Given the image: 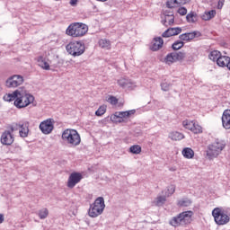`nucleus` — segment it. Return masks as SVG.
Masks as SVG:
<instances>
[{
	"label": "nucleus",
	"instance_id": "obj_25",
	"mask_svg": "<svg viewBox=\"0 0 230 230\" xmlns=\"http://www.w3.org/2000/svg\"><path fill=\"white\" fill-rule=\"evenodd\" d=\"M169 137L172 141H181V139H184V134L179 131H172L169 134Z\"/></svg>",
	"mask_w": 230,
	"mask_h": 230
},
{
	"label": "nucleus",
	"instance_id": "obj_29",
	"mask_svg": "<svg viewBox=\"0 0 230 230\" xmlns=\"http://www.w3.org/2000/svg\"><path fill=\"white\" fill-rule=\"evenodd\" d=\"M222 54L220 53V51L213 50L209 53L208 58L213 62H218V58H220Z\"/></svg>",
	"mask_w": 230,
	"mask_h": 230
},
{
	"label": "nucleus",
	"instance_id": "obj_4",
	"mask_svg": "<svg viewBox=\"0 0 230 230\" xmlns=\"http://www.w3.org/2000/svg\"><path fill=\"white\" fill-rule=\"evenodd\" d=\"M61 137L65 143L71 146H78L82 143V138L76 129H65Z\"/></svg>",
	"mask_w": 230,
	"mask_h": 230
},
{
	"label": "nucleus",
	"instance_id": "obj_30",
	"mask_svg": "<svg viewBox=\"0 0 230 230\" xmlns=\"http://www.w3.org/2000/svg\"><path fill=\"white\" fill-rule=\"evenodd\" d=\"M177 206L179 208H188L189 206H191V200L189 199H182L178 200Z\"/></svg>",
	"mask_w": 230,
	"mask_h": 230
},
{
	"label": "nucleus",
	"instance_id": "obj_47",
	"mask_svg": "<svg viewBox=\"0 0 230 230\" xmlns=\"http://www.w3.org/2000/svg\"><path fill=\"white\" fill-rule=\"evenodd\" d=\"M97 1H99L101 3H105V1H107V0H97Z\"/></svg>",
	"mask_w": 230,
	"mask_h": 230
},
{
	"label": "nucleus",
	"instance_id": "obj_28",
	"mask_svg": "<svg viewBox=\"0 0 230 230\" xmlns=\"http://www.w3.org/2000/svg\"><path fill=\"white\" fill-rule=\"evenodd\" d=\"M197 36L195 32H188L180 35L181 40H185L186 42H189V40H193V39Z\"/></svg>",
	"mask_w": 230,
	"mask_h": 230
},
{
	"label": "nucleus",
	"instance_id": "obj_11",
	"mask_svg": "<svg viewBox=\"0 0 230 230\" xmlns=\"http://www.w3.org/2000/svg\"><path fill=\"white\" fill-rule=\"evenodd\" d=\"M182 127L193 134H202V126L199 125L197 120L185 119L182 121Z\"/></svg>",
	"mask_w": 230,
	"mask_h": 230
},
{
	"label": "nucleus",
	"instance_id": "obj_16",
	"mask_svg": "<svg viewBox=\"0 0 230 230\" xmlns=\"http://www.w3.org/2000/svg\"><path fill=\"white\" fill-rule=\"evenodd\" d=\"M222 126L230 130V110H225L222 115Z\"/></svg>",
	"mask_w": 230,
	"mask_h": 230
},
{
	"label": "nucleus",
	"instance_id": "obj_45",
	"mask_svg": "<svg viewBox=\"0 0 230 230\" xmlns=\"http://www.w3.org/2000/svg\"><path fill=\"white\" fill-rule=\"evenodd\" d=\"M3 222H4V215L0 214V224H3Z\"/></svg>",
	"mask_w": 230,
	"mask_h": 230
},
{
	"label": "nucleus",
	"instance_id": "obj_20",
	"mask_svg": "<svg viewBox=\"0 0 230 230\" xmlns=\"http://www.w3.org/2000/svg\"><path fill=\"white\" fill-rule=\"evenodd\" d=\"M37 62H38V66L41 67V69H44L45 71H49L50 69L49 63L46 61V58H44V57L42 56L38 57Z\"/></svg>",
	"mask_w": 230,
	"mask_h": 230
},
{
	"label": "nucleus",
	"instance_id": "obj_33",
	"mask_svg": "<svg viewBox=\"0 0 230 230\" xmlns=\"http://www.w3.org/2000/svg\"><path fill=\"white\" fill-rule=\"evenodd\" d=\"M21 128V123H13L8 127L9 130H6L7 132H11V134H13V132H17Z\"/></svg>",
	"mask_w": 230,
	"mask_h": 230
},
{
	"label": "nucleus",
	"instance_id": "obj_13",
	"mask_svg": "<svg viewBox=\"0 0 230 230\" xmlns=\"http://www.w3.org/2000/svg\"><path fill=\"white\" fill-rule=\"evenodd\" d=\"M22 84H24V77H22V75H14L6 80L7 87L15 88L19 87V85H22Z\"/></svg>",
	"mask_w": 230,
	"mask_h": 230
},
{
	"label": "nucleus",
	"instance_id": "obj_38",
	"mask_svg": "<svg viewBox=\"0 0 230 230\" xmlns=\"http://www.w3.org/2000/svg\"><path fill=\"white\" fill-rule=\"evenodd\" d=\"M183 46L184 42H182L181 40H177L172 44V49H174V51H177L181 49V48H183Z\"/></svg>",
	"mask_w": 230,
	"mask_h": 230
},
{
	"label": "nucleus",
	"instance_id": "obj_43",
	"mask_svg": "<svg viewBox=\"0 0 230 230\" xmlns=\"http://www.w3.org/2000/svg\"><path fill=\"white\" fill-rule=\"evenodd\" d=\"M118 84H119V85H120V87H125V85H127L128 83H127V80L120 79L118 81Z\"/></svg>",
	"mask_w": 230,
	"mask_h": 230
},
{
	"label": "nucleus",
	"instance_id": "obj_31",
	"mask_svg": "<svg viewBox=\"0 0 230 230\" xmlns=\"http://www.w3.org/2000/svg\"><path fill=\"white\" fill-rule=\"evenodd\" d=\"M166 195L164 196H158L153 202L155 206H163L164 202H166Z\"/></svg>",
	"mask_w": 230,
	"mask_h": 230
},
{
	"label": "nucleus",
	"instance_id": "obj_2",
	"mask_svg": "<svg viewBox=\"0 0 230 230\" xmlns=\"http://www.w3.org/2000/svg\"><path fill=\"white\" fill-rule=\"evenodd\" d=\"M193 211L188 210L180 213L178 216L172 217L169 222L172 227H179L181 226H190L193 222Z\"/></svg>",
	"mask_w": 230,
	"mask_h": 230
},
{
	"label": "nucleus",
	"instance_id": "obj_40",
	"mask_svg": "<svg viewBox=\"0 0 230 230\" xmlns=\"http://www.w3.org/2000/svg\"><path fill=\"white\" fill-rule=\"evenodd\" d=\"M108 102L111 104V105H118V98L114 97V96H110V98L108 99Z\"/></svg>",
	"mask_w": 230,
	"mask_h": 230
},
{
	"label": "nucleus",
	"instance_id": "obj_22",
	"mask_svg": "<svg viewBox=\"0 0 230 230\" xmlns=\"http://www.w3.org/2000/svg\"><path fill=\"white\" fill-rule=\"evenodd\" d=\"M30 133V128L28 123L20 124V137H28V134Z\"/></svg>",
	"mask_w": 230,
	"mask_h": 230
},
{
	"label": "nucleus",
	"instance_id": "obj_37",
	"mask_svg": "<svg viewBox=\"0 0 230 230\" xmlns=\"http://www.w3.org/2000/svg\"><path fill=\"white\" fill-rule=\"evenodd\" d=\"M175 193V185H170L165 191V197H172Z\"/></svg>",
	"mask_w": 230,
	"mask_h": 230
},
{
	"label": "nucleus",
	"instance_id": "obj_32",
	"mask_svg": "<svg viewBox=\"0 0 230 230\" xmlns=\"http://www.w3.org/2000/svg\"><path fill=\"white\" fill-rule=\"evenodd\" d=\"M141 146L139 145H134L129 147V152L131 154H135L136 155H139L141 153Z\"/></svg>",
	"mask_w": 230,
	"mask_h": 230
},
{
	"label": "nucleus",
	"instance_id": "obj_18",
	"mask_svg": "<svg viewBox=\"0 0 230 230\" xmlns=\"http://www.w3.org/2000/svg\"><path fill=\"white\" fill-rule=\"evenodd\" d=\"M217 66L219 67H227L230 71V58L227 56H220V58L217 59Z\"/></svg>",
	"mask_w": 230,
	"mask_h": 230
},
{
	"label": "nucleus",
	"instance_id": "obj_36",
	"mask_svg": "<svg viewBox=\"0 0 230 230\" xmlns=\"http://www.w3.org/2000/svg\"><path fill=\"white\" fill-rule=\"evenodd\" d=\"M107 112V105L103 104L95 111V115L103 116Z\"/></svg>",
	"mask_w": 230,
	"mask_h": 230
},
{
	"label": "nucleus",
	"instance_id": "obj_39",
	"mask_svg": "<svg viewBox=\"0 0 230 230\" xmlns=\"http://www.w3.org/2000/svg\"><path fill=\"white\" fill-rule=\"evenodd\" d=\"M225 3H226V0H217V4L216 5V8L217 10H222V8H224Z\"/></svg>",
	"mask_w": 230,
	"mask_h": 230
},
{
	"label": "nucleus",
	"instance_id": "obj_6",
	"mask_svg": "<svg viewBox=\"0 0 230 230\" xmlns=\"http://www.w3.org/2000/svg\"><path fill=\"white\" fill-rule=\"evenodd\" d=\"M66 49L72 57H80V55H84L85 51V45H84L82 41L74 40L66 45Z\"/></svg>",
	"mask_w": 230,
	"mask_h": 230
},
{
	"label": "nucleus",
	"instance_id": "obj_19",
	"mask_svg": "<svg viewBox=\"0 0 230 230\" xmlns=\"http://www.w3.org/2000/svg\"><path fill=\"white\" fill-rule=\"evenodd\" d=\"M163 44H164L163 38H161V37L155 38L150 49L152 51H159V49H161V48H163Z\"/></svg>",
	"mask_w": 230,
	"mask_h": 230
},
{
	"label": "nucleus",
	"instance_id": "obj_17",
	"mask_svg": "<svg viewBox=\"0 0 230 230\" xmlns=\"http://www.w3.org/2000/svg\"><path fill=\"white\" fill-rule=\"evenodd\" d=\"M182 29H181V27L169 28L162 34V36L164 38L173 37L175 35H179Z\"/></svg>",
	"mask_w": 230,
	"mask_h": 230
},
{
	"label": "nucleus",
	"instance_id": "obj_44",
	"mask_svg": "<svg viewBox=\"0 0 230 230\" xmlns=\"http://www.w3.org/2000/svg\"><path fill=\"white\" fill-rule=\"evenodd\" d=\"M163 91H168L170 89V85L168 84H162Z\"/></svg>",
	"mask_w": 230,
	"mask_h": 230
},
{
	"label": "nucleus",
	"instance_id": "obj_24",
	"mask_svg": "<svg viewBox=\"0 0 230 230\" xmlns=\"http://www.w3.org/2000/svg\"><path fill=\"white\" fill-rule=\"evenodd\" d=\"M216 15H217V11L216 10H210V11L205 12L202 14L201 19L203 21H211V19H215Z\"/></svg>",
	"mask_w": 230,
	"mask_h": 230
},
{
	"label": "nucleus",
	"instance_id": "obj_21",
	"mask_svg": "<svg viewBox=\"0 0 230 230\" xmlns=\"http://www.w3.org/2000/svg\"><path fill=\"white\" fill-rule=\"evenodd\" d=\"M181 155L185 159H193L195 157V151L191 147H185L182 149Z\"/></svg>",
	"mask_w": 230,
	"mask_h": 230
},
{
	"label": "nucleus",
	"instance_id": "obj_14",
	"mask_svg": "<svg viewBox=\"0 0 230 230\" xmlns=\"http://www.w3.org/2000/svg\"><path fill=\"white\" fill-rule=\"evenodd\" d=\"M0 141L2 145L10 146L11 145H13V141H15V137H13V135H12L10 131L5 130L1 136Z\"/></svg>",
	"mask_w": 230,
	"mask_h": 230
},
{
	"label": "nucleus",
	"instance_id": "obj_35",
	"mask_svg": "<svg viewBox=\"0 0 230 230\" xmlns=\"http://www.w3.org/2000/svg\"><path fill=\"white\" fill-rule=\"evenodd\" d=\"M186 19L188 22H197L198 21L197 13H190L189 14H187Z\"/></svg>",
	"mask_w": 230,
	"mask_h": 230
},
{
	"label": "nucleus",
	"instance_id": "obj_15",
	"mask_svg": "<svg viewBox=\"0 0 230 230\" xmlns=\"http://www.w3.org/2000/svg\"><path fill=\"white\" fill-rule=\"evenodd\" d=\"M82 181V174L79 172H73L70 174L67 181L68 188H75L78 182Z\"/></svg>",
	"mask_w": 230,
	"mask_h": 230
},
{
	"label": "nucleus",
	"instance_id": "obj_27",
	"mask_svg": "<svg viewBox=\"0 0 230 230\" xmlns=\"http://www.w3.org/2000/svg\"><path fill=\"white\" fill-rule=\"evenodd\" d=\"M175 22V16L173 14H167L164 17V21H163V24L166 27L172 26Z\"/></svg>",
	"mask_w": 230,
	"mask_h": 230
},
{
	"label": "nucleus",
	"instance_id": "obj_1",
	"mask_svg": "<svg viewBox=\"0 0 230 230\" xmlns=\"http://www.w3.org/2000/svg\"><path fill=\"white\" fill-rule=\"evenodd\" d=\"M89 31V26L84 22H72L66 30V35L72 39H82Z\"/></svg>",
	"mask_w": 230,
	"mask_h": 230
},
{
	"label": "nucleus",
	"instance_id": "obj_7",
	"mask_svg": "<svg viewBox=\"0 0 230 230\" xmlns=\"http://www.w3.org/2000/svg\"><path fill=\"white\" fill-rule=\"evenodd\" d=\"M224 148H226V145H224V143L218 140H216L212 142L210 145H208V150H207V155L208 157H209V159L218 157V155H220Z\"/></svg>",
	"mask_w": 230,
	"mask_h": 230
},
{
	"label": "nucleus",
	"instance_id": "obj_5",
	"mask_svg": "<svg viewBox=\"0 0 230 230\" xmlns=\"http://www.w3.org/2000/svg\"><path fill=\"white\" fill-rule=\"evenodd\" d=\"M103 209H105V200L103 198L99 197L95 199L94 203L91 205L88 215L91 218H96V217H100V215L103 213Z\"/></svg>",
	"mask_w": 230,
	"mask_h": 230
},
{
	"label": "nucleus",
	"instance_id": "obj_10",
	"mask_svg": "<svg viewBox=\"0 0 230 230\" xmlns=\"http://www.w3.org/2000/svg\"><path fill=\"white\" fill-rule=\"evenodd\" d=\"M134 114H136V110L116 111L111 116V120L113 123H125V119H127V118H130V116H134Z\"/></svg>",
	"mask_w": 230,
	"mask_h": 230
},
{
	"label": "nucleus",
	"instance_id": "obj_41",
	"mask_svg": "<svg viewBox=\"0 0 230 230\" xmlns=\"http://www.w3.org/2000/svg\"><path fill=\"white\" fill-rule=\"evenodd\" d=\"M178 13H180V15H186L188 13V9L185 7H180L178 9Z\"/></svg>",
	"mask_w": 230,
	"mask_h": 230
},
{
	"label": "nucleus",
	"instance_id": "obj_34",
	"mask_svg": "<svg viewBox=\"0 0 230 230\" xmlns=\"http://www.w3.org/2000/svg\"><path fill=\"white\" fill-rule=\"evenodd\" d=\"M49 215V210H48V208H42L38 213V216L40 218V220H44V218H48Z\"/></svg>",
	"mask_w": 230,
	"mask_h": 230
},
{
	"label": "nucleus",
	"instance_id": "obj_12",
	"mask_svg": "<svg viewBox=\"0 0 230 230\" xmlns=\"http://www.w3.org/2000/svg\"><path fill=\"white\" fill-rule=\"evenodd\" d=\"M54 128L55 120H53V119H47L40 124V130L45 135L51 134Z\"/></svg>",
	"mask_w": 230,
	"mask_h": 230
},
{
	"label": "nucleus",
	"instance_id": "obj_26",
	"mask_svg": "<svg viewBox=\"0 0 230 230\" xmlns=\"http://www.w3.org/2000/svg\"><path fill=\"white\" fill-rule=\"evenodd\" d=\"M19 94V90L14 91L13 93H6L4 95V102H15L17 100V95Z\"/></svg>",
	"mask_w": 230,
	"mask_h": 230
},
{
	"label": "nucleus",
	"instance_id": "obj_48",
	"mask_svg": "<svg viewBox=\"0 0 230 230\" xmlns=\"http://www.w3.org/2000/svg\"><path fill=\"white\" fill-rule=\"evenodd\" d=\"M175 170H176L175 168H171L170 169L171 172H175Z\"/></svg>",
	"mask_w": 230,
	"mask_h": 230
},
{
	"label": "nucleus",
	"instance_id": "obj_9",
	"mask_svg": "<svg viewBox=\"0 0 230 230\" xmlns=\"http://www.w3.org/2000/svg\"><path fill=\"white\" fill-rule=\"evenodd\" d=\"M184 58H186V53L184 52H171L164 57L163 62L166 66H172L175 62H182Z\"/></svg>",
	"mask_w": 230,
	"mask_h": 230
},
{
	"label": "nucleus",
	"instance_id": "obj_42",
	"mask_svg": "<svg viewBox=\"0 0 230 230\" xmlns=\"http://www.w3.org/2000/svg\"><path fill=\"white\" fill-rule=\"evenodd\" d=\"M176 4H186V3H190V0H174Z\"/></svg>",
	"mask_w": 230,
	"mask_h": 230
},
{
	"label": "nucleus",
	"instance_id": "obj_23",
	"mask_svg": "<svg viewBox=\"0 0 230 230\" xmlns=\"http://www.w3.org/2000/svg\"><path fill=\"white\" fill-rule=\"evenodd\" d=\"M99 48H102V49H111L112 48V43L107 40V39H101L98 42Z\"/></svg>",
	"mask_w": 230,
	"mask_h": 230
},
{
	"label": "nucleus",
	"instance_id": "obj_8",
	"mask_svg": "<svg viewBox=\"0 0 230 230\" xmlns=\"http://www.w3.org/2000/svg\"><path fill=\"white\" fill-rule=\"evenodd\" d=\"M212 217L217 226H226V224H229L230 217L226 211H224L220 208H216L212 211Z\"/></svg>",
	"mask_w": 230,
	"mask_h": 230
},
{
	"label": "nucleus",
	"instance_id": "obj_3",
	"mask_svg": "<svg viewBox=\"0 0 230 230\" xmlns=\"http://www.w3.org/2000/svg\"><path fill=\"white\" fill-rule=\"evenodd\" d=\"M35 102V97L24 91H18V95L14 101V106L16 109H26V107L31 105Z\"/></svg>",
	"mask_w": 230,
	"mask_h": 230
},
{
	"label": "nucleus",
	"instance_id": "obj_49",
	"mask_svg": "<svg viewBox=\"0 0 230 230\" xmlns=\"http://www.w3.org/2000/svg\"><path fill=\"white\" fill-rule=\"evenodd\" d=\"M1 91H3V87H2L1 84H0V93H1Z\"/></svg>",
	"mask_w": 230,
	"mask_h": 230
},
{
	"label": "nucleus",
	"instance_id": "obj_46",
	"mask_svg": "<svg viewBox=\"0 0 230 230\" xmlns=\"http://www.w3.org/2000/svg\"><path fill=\"white\" fill-rule=\"evenodd\" d=\"M76 3H78V0H70V4H72V6H74V4H76Z\"/></svg>",
	"mask_w": 230,
	"mask_h": 230
}]
</instances>
